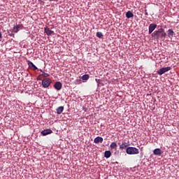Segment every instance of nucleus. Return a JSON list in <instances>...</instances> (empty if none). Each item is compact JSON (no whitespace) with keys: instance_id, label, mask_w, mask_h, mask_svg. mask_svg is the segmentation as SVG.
<instances>
[{"instance_id":"1","label":"nucleus","mask_w":179,"mask_h":179,"mask_svg":"<svg viewBox=\"0 0 179 179\" xmlns=\"http://www.w3.org/2000/svg\"><path fill=\"white\" fill-rule=\"evenodd\" d=\"M151 36L157 40H162V38H166V36H167V34L165 33L164 29H163V28H161L159 30L155 31L151 34Z\"/></svg>"},{"instance_id":"2","label":"nucleus","mask_w":179,"mask_h":179,"mask_svg":"<svg viewBox=\"0 0 179 179\" xmlns=\"http://www.w3.org/2000/svg\"><path fill=\"white\" fill-rule=\"evenodd\" d=\"M126 153L127 155H139V150L134 147H128L126 149Z\"/></svg>"},{"instance_id":"3","label":"nucleus","mask_w":179,"mask_h":179,"mask_svg":"<svg viewBox=\"0 0 179 179\" xmlns=\"http://www.w3.org/2000/svg\"><path fill=\"white\" fill-rule=\"evenodd\" d=\"M52 80L50 78H44L42 80V86L44 89H47V87H50V85H51Z\"/></svg>"},{"instance_id":"4","label":"nucleus","mask_w":179,"mask_h":179,"mask_svg":"<svg viewBox=\"0 0 179 179\" xmlns=\"http://www.w3.org/2000/svg\"><path fill=\"white\" fill-rule=\"evenodd\" d=\"M169 71H171V67L170 66L163 67L157 71V73L158 75L161 76L166 73V72H169Z\"/></svg>"},{"instance_id":"5","label":"nucleus","mask_w":179,"mask_h":179,"mask_svg":"<svg viewBox=\"0 0 179 179\" xmlns=\"http://www.w3.org/2000/svg\"><path fill=\"white\" fill-rule=\"evenodd\" d=\"M157 27V24L152 23L150 24L148 27V33L150 34H152V33H153V31H155V30L156 29V28Z\"/></svg>"},{"instance_id":"6","label":"nucleus","mask_w":179,"mask_h":179,"mask_svg":"<svg viewBox=\"0 0 179 179\" xmlns=\"http://www.w3.org/2000/svg\"><path fill=\"white\" fill-rule=\"evenodd\" d=\"M24 29V27H23V24H19L13 27V31L14 33H18L19 30H23Z\"/></svg>"},{"instance_id":"7","label":"nucleus","mask_w":179,"mask_h":179,"mask_svg":"<svg viewBox=\"0 0 179 179\" xmlns=\"http://www.w3.org/2000/svg\"><path fill=\"white\" fill-rule=\"evenodd\" d=\"M54 87L56 89V90L59 91L61 89H62V83H61L59 81H57L55 83Z\"/></svg>"},{"instance_id":"8","label":"nucleus","mask_w":179,"mask_h":179,"mask_svg":"<svg viewBox=\"0 0 179 179\" xmlns=\"http://www.w3.org/2000/svg\"><path fill=\"white\" fill-rule=\"evenodd\" d=\"M129 146V143L122 141V144L119 147V149H120V150H124V149H127Z\"/></svg>"},{"instance_id":"9","label":"nucleus","mask_w":179,"mask_h":179,"mask_svg":"<svg viewBox=\"0 0 179 179\" xmlns=\"http://www.w3.org/2000/svg\"><path fill=\"white\" fill-rule=\"evenodd\" d=\"M163 153V151L160 148H156L153 150V154L155 155V156H162V154Z\"/></svg>"},{"instance_id":"10","label":"nucleus","mask_w":179,"mask_h":179,"mask_svg":"<svg viewBox=\"0 0 179 179\" xmlns=\"http://www.w3.org/2000/svg\"><path fill=\"white\" fill-rule=\"evenodd\" d=\"M41 135H43V136H46V135H50V134H52V130L48 129L46 130H43L41 131Z\"/></svg>"},{"instance_id":"11","label":"nucleus","mask_w":179,"mask_h":179,"mask_svg":"<svg viewBox=\"0 0 179 179\" xmlns=\"http://www.w3.org/2000/svg\"><path fill=\"white\" fill-rule=\"evenodd\" d=\"M103 138L102 137H101V136H97L96 138H95L94 139V143H103Z\"/></svg>"},{"instance_id":"12","label":"nucleus","mask_w":179,"mask_h":179,"mask_svg":"<svg viewBox=\"0 0 179 179\" xmlns=\"http://www.w3.org/2000/svg\"><path fill=\"white\" fill-rule=\"evenodd\" d=\"M44 30L47 36H51L52 34H54V31H51V29H50L48 27H45Z\"/></svg>"},{"instance_id":"13","label":"nucleus","mask_w":179,"mask_h":179,"mask_svg":"<svg viewBox=\"0 0 179 179\" xmlns=\"http://www.w3.org/2000/svg\"><path fill=\"white\" fill-rule=\"evenodd\" d=\"M118 145H117V143L115 142H112L110 145V148L111 150H117V148Z\"/></svg>"},{"instance_id":"14","label":"nucleus","mask_w":179,"mask_h":179,"mask_svg":"<svg viewBox=\"0 0 179 179\" xmlns=\"http://www.w3.org/2000/svg\"><path fill=\"white\" fill-rule=\"evenodd\" d=\"M126 17H127V19H131V17H134V13H132V11L129 10L126 13Z\"/></svg>"},{"instance_id":"15","label":"nucleus","mask_w":179,"mask_h":179,"mask_svg":"<svg viewBox=\"0 0 179 179\" xmlns=\"http://www.w3.org/2000/svg\"><path fill=\"white\" fill-rule=\"evenodd\" d=\"M28 65L31 68H33L34 71H37V69H38L37 66H36V65H34V64H33V62L28 61Z\"/></svg>"},{"instance_id":"16","label":"nucleus","mask_w":179,"mask_h":179,"mask_svg":"<svg viewBox=\"0 0 179 179\" xmlns=\"http://www.w3.org/2000/svg\"><path fill=\"white\" fill-rule=\"evenodd\" d=\"M104 157L106 159H109V157H111V151L107 150L104 152Z\"/></svg>"},{"instance_id":"17","label":"nucleus","mask_w":179,"mask_h":179,"mask_svg":"<svg viewBox=\"0 0 179 179\" xmlns=\"http://www.w3.org/2000/svg\"><path fill=\"white\" fill-rule=\"evenodd\" d=\"M57 114H62V112L64 111V106H59L56 109Z\"/></svg>"},{"instance_id":"18","label":"nucleus","mask_w":179,"mask_h":179,"mask_svg":"<svg viewBox=\"0 0 179 179\" xmlns=\"http://www.w3.org/2000/svg\"><path fill=\"white\" fill-rule=\"evenodd\" d=\"M89 78H90V76L88 74H85L81 77V79L83 80H89Z\"/></svg>"},{"instance_id":"19","label":"nucleus","mask_w":179,"mask_h":179,"mask_svg":"<svg viewBox=\"0 0 179 179\" xmlns=\"http://www.w3.org/2000/svg\"><path fill=\"white\" fill-rule=\"evenodd\" d=\"M168 36H171V37H173V36H174V31H173V29H169Z\"/></svg>"},{"instance_id":"20","label":"nucleus","mask_w":179,"mask_h":179,"mask_svg":"<svg viewBox=\"0 0 179 179\" xmlns=\"http://www.w3.org/2000/svg\"><path fill=\"white\" fill-rule=\"evenodd\" d=\"M76 85H80L82 83V80L80 78H78L75 80Z\"/></svg>"},{"instance_id":"21","label":"nucleus","mask_w":179,"mask_h":179,"mask_svg":"<svg viewBox=\"0 0 179 179\" xmlns=\"http://www.w3.org/2000/svg\"><path fill=\"white\" fill-rule=\"evenodd\" d=\"M96 37H98V38H101V37H103V33L99 31L96 33Z\"/></svg>"},{"instance_id":"22","label":"nucleus","mask_w":179,"mask_h":179,"mask_svg":"<svg viewBox=\"0 0 179 179\" xmlns=\"http://www.w3.org/2000/svg\"><path fill=\"white\" fill-rule=\"evenodd\" d=\"M43 78H48V76H50V74H48L45 72H43Z\"/></svg>"},{"instance_id":"23","label":"nucleus","mask_w":179,"mask_h":179,"mask_svg":"<svg viewBox=\"0 0 179 179\" xmlns=\"http://www.w3.org/2000/svg\"><path fill=\"white\" fill-rule=\"evenodd\" d=\"M114 155L116 156L117 155H120V151L119 150H115L114 152Z\"/></svg>"},{"instance_id":"24","label":"nucleus","mask_w":179,"mask_h":179,"mask_svg":"<svg viewBox=\"0 0 179 179\" xmlns=\"http://www.w3.org/2000/svg\"><path fill=\"white\" fill-rule=\"evenodd\" d=\"M95 80H96V82L97 83H100V81H101L100 80L96 79Z\"/></svg>"},{"instance_id":"25","label":"nucleus","mask_w":179,"mask_h":179,"mask_svg":"<svg viewBox=\"0 0 179 179\" xmlns=\"http://www.w3.org/2000/svg\"><path fill=\"white\" fill-rule=\"evenodd\" d=\"M145 16H148V15H149V14L148 13V12H146V10H145Z\"/></svg>"},{"instance_id":"26","label":"nucleus","mask_w":179,"mask_h":179,"mask_svg":"<svg viewBox=\"0 0 179 179\" xmlns=\"http://www.w3.org/2000/svg\"><path fill=\"white\" fill-rule=\"evenodd\" d=\"M40 71L42 72V73H43V72H44V71H43V70H41V69H40Z\"/></svg>"},{"instance_id":"27","label":"nucleus","mask_w":179,"mask_h":179,"mask_svg":"<svg viewBox=\"0 0 179 179\" xmlns=\"http://www.w3.org/2000/svg\"><path fill=\"white\" fill-rule=\"evenodd\" d=\"M50 1H52V0H50Z\"/></svg>"}]
</instances>
